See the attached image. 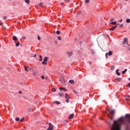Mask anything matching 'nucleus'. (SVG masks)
<instances>
[{"label":"nucleus","instance_id":"nucleus-1","mask_svg":"<svg viewBox=\"0 0 130 130\" xmlns=\"http://www.w3.org/2000/svg\"><path fill=\"white\" fill-rule=\"evenodd\" d=\"M125 117L126 119L122 117L118 120H114L110 130H121V124L126 125V130H130V114H126Z\"/></svg>","mask_w":130,"mask_h":130},{"label":"nucleus","instance_id":"nucleus-2","mask_svg":"<svg viewBox=\"0 0 130 130\" xmlns=\"http://www.w3.org/2000/svg\"><path fill=\"white\" fill-rule=\"evenodd\" d=\"M53 129V126L51 125V123H49V127L47 130H52Z\"/></svg>","mask_w":130,"mask_h":130},{"label":"nucleus","instance_id":"nucleus-3","mask_svg":"<svg viewBox=\"0 0 130 130\" xmlns=\"http://www.w3.org/2000/svg\"><path fill=\"white\" fill-rule=\"evenodd\" d=\"M123 44H126L127 45H128V44H127V39L124 38L123 39Z\"/></svg>","mask_w":130,"mask_h":130},{"label":"nucleus","instance_id":"nucleus-4","mask_svg":"<svg viewBox=\"0 0 130 130\" xmlns=\"http://www.w3.org/2000/svg\"><path fill=\"white\" fill-rule=\"evenodd\" d=\"M130 95H127L125 96V99L126 101H130Z\"/></svg>","mask_w":130,"mask_h":130},{"label":"nucleus","instance_id":"nucleus-5","mask_svg":"<svg viewBox=\"0 0 130 130\" xmlns=\"http://www.w3.org/2000/svg\"><path fill=\"white\" fill-rule=\"evenodd\" d=\"M69 119H73L74 118V114H71L69 116Z\"/></svg>","mask_w":130,"mask_h":130},{"label":"nucleus","instance_id":"nucleus-6","mask_svg":"<svg viewBox=\"0 0 130 130\" xmlns=\"http://www.w3.org/2000/svg\"><path fill=\"white\" fill-rule=\"evenodd\" d=\"M110 113L112 115H113L115 113V111L114 110H112L110 111Z\"/></svg>","mask_w":130,"mask_h":130},{"label":"nucleus","instance_id":"nucleus-7","mask_svg":"<svg viewBox=\"0 0 130 130\" xmlns=\"http://www.w3.org/2000/svg\"><path fill=\"white\" fill-rule=\"evenodd\" d=\"M117 26H113L112 28H110V31H113V30H114V29H116V28H117Z\"/></svg>","mask_w":130,"mask_h":130},{"label":"nucleus","instance_id":"nucleus-8","mask_svg":"<svg viewBox=\"0 0 130 130\" xmlns=\"http://www.w3.org/2000/svg\"><path fill=\"white\" fill-rule=\"evenodd\" d=\"M108 54L109 56H110L112 55V54H113V52L112 51H110L109 52V53H108Z\"/></svg>","mask_w":130,"mask_h":130},{"label":"nucleus","instance_id":"nucleus-9","mask_svg":"<svg viewBox=\"0 0 130 130\" xmlns=\"http://www.w3.org/2000/svg\"><path fill=\"white\" fill-rule=\"evenodd\" d=\"M59 90L60 91H62L63 90V91H65L66 92H67V89L63 87H60Z\"/></svg>","mask_w":130,"mask_h":130},{"label":"nucleus","instance_id":"nucleus-10","mask_svg":"<svg viewBox=\"0 0 130 130\" xmlns=\"http://www.w3.org/2000/svg\"><path fill=\"white\" fill-rule=\"evenodd\" d=\"M68 56H72V55H73V52H69L67 53Z\"/></svg>","mask_w":130,"mask_h":130},{"label":"nucleus","instance_id":"nucleus-11","mask_svg":"<svg viewBox=\"0 0 130 130\" xmlns=\"http://www.w3.org/2000/svg\"><path fill=\"white\" fill-rule=\"evenodd\" d=\"M118 71H119L118 69L116 71V74L117 76H120V73L118 72Z\"/></svg>","mask_w":130,"mask_h":130},{"label":"nucleus","instance_id":"nucleus-12","mask_svg":"<svg viewBox=\"0 0 130 130\" xmlns=\"http://www.w3.org/2000/svg\"><path fill=\"white\" fill-rule=\"evenodd\" d=\"M65 98L66 99H70V96H69V94L68 93H66L65 94Z\"/></svg>","mask_w":130,"mask_h":130},{"label":"nucleus","instance_id":"nucleus-13","mask_svg":"<svg viewBox=\"0 0 130 130\" xmlns=\"http://www.w3.org/2000/svg\"><path fill=\"white\" fill-rule=\"evenodd\" d=\"M13 40H15V41H17L18 38H17V37H16V36H13Z\"/></svg>","mask_w":130,"mask_h":130},{"label":"nucleus","instance_id":"nucleus-14","mask_svg":"<svg viewBox=\"0 0 130 130\" xmlns=\"http://www.w3.org/2000/svg\"><path fill=\"white\" fill-rule=\"evenodd\" d=\"M127 72V69H125L122 72V74L123 75L124 74H125Z\"/></svg>","mask_w":130,"mask_h":130},{"label":"nucleus","instance_id":"nucleus-15","mask_svg":"<svg viewBox=\"0 0 130 130\" xmlns=\"http://www.w3.org/2000/svg\"><path fill=\"white\" fill-rule=\"evenodd\" d=\"M58 95L59 96V97H62V96H63V93L60 92V93H59L58 94Z\"/></svg>","mask_w":130,"mask_h":130},{"label":"nucleus","instance_id":"nucleus-16","mask_svg":"<svg viewBox=\"0 0 130 130\" xmlns=\"http://www.w3.org/2000/svg\"><path fill=\"white\" fill-rule=\"evenodd\" d=\"M24 1L27 5H29V4H30V0H24Z\"/></svg>","mask_w":130,"mask_h":130},{"label":"nucleus","instance_id":"nucleus-17","mask_svg":"<svg viewBox=\"0 0 130 130\" xmlns=\"http://www.w3.org/2000/svg\"><path fill=\"white\" fill-rule=\"evenodd\" d=\"M24 68L25 72H26L27 73H28V72H29V70H28V69H27V67L26 66H24Z\"/></svg>","mask_w":130,"mask_h":130},{"label":"nucleus","instance_id":"nucleus-18","mask_svg":"<svg viewBox=\"0 0 130 130\" xmlns=\"http://www.w3.org/2000/svg\"><path fill=\"white\" fill-rule=\"evenodd\" d=\"M69 82L70 83V84H75V81L73 80H70L69 81Z\"/></svg>","mask_w":130,"mask_h":130},{"label":"nucleus","instance_id":"nucleus-19","mask_svg":"<svg viewBox=\"0 0 130 130\" xmlns=\"http://www.w3.org/2000/svg\"><path fill=\"white\" fill-rule=\"evenodd\" d=\"M47 60H48V57H45L44 59V61H46V62L47 61Z\"/></svg>","mask_w":130,"mask_h":130},{"label":"nucleus","instance_id":"nucleus-20","mask_svg":"<svg viewBox=\"0 0 130 130\" xmlns=\"http://www.w3.org/2000/svg\"><path fill=\"white\" fill-rule=\"evenodd\" d=\"M116 81H117V82H120V81H121V78H116Z\"/></svg>","mask_w":130,"mask_h":130},{"label":"nucleus","instance_id":"nucleus-21","mask_svg":"<svg viewBox=\"0 0 130 130\" xmlns=\"http://www.w3.org/2000/svg\"><path fill=\"white\" fill-rule=\"evenodd\" d=\"M19 45H20V42H18L15 45V46H16V47H18V46H19Z\"/></svg>","mask_w":130,"mask_h":130},{"label":"nucleus","instance_id":"nucleus-22","mask_svg":"<svg viewBox=\"0 0 130 130\" xmlns=\"http://www.w3.org/2000/svg\"><path fill=\"white\" fill-rule=\"evenodd\" d=\"M59 34H60V31H59V30H57L56 31V35H59Z\"/></svg>","mask_w":130,"mask_h":130},{"label":"nucleus","instance_id":"nucleus-23","mask_svg":"<svg viewBox=\"0 0 130 130\" xmlns=\"http://www.w3.org/2000/svg\"><path fill=\"white\" fill-rule=\"evenodd\" d=\"M40 61H42V56L41 55H40V59H39Z\"/></svg>","mask_w":130,"mask_h":130},{"label":"nucleus","instance_id":"nucleus-24","mask_svg":"<svg viewBox=\"0 0 130 130\" xmlns=\"http://www.w3.org/2000/svg\"><path fill=\"white\" fill-rule=\"evenodd\" d=\"M89 2H90V0H85V4H89Z\"/></svg>","mask_w":130,"mask_h":130},{"label":"nucleus","instance_id":"nucleus-25","mask_svg":"<svg viewBox=\"0 0 130 130\" xmlns=\"http://www.w3.org/2000/svg\"><path fill=\"white\" fill-rule=\"evenodd\" d=\"M42 64H47V62L44 61V60H43V61L42 62Z\"/></svg>","mask_w":130,"mask_h":130},{"label":"nucleus","instance_id":"nucleus-26","mask_svg":"<svg viewBox=\"0 0 130 130\" xmlns=\"http://www.w3.org/2000/svg\"><path fill=\"white\" fill-rule=\"evenodd\" d=\"M64 2H65V3H70V2H71V0H64Z\"/></svg>","mask_w":130,"mask_h":130},{"label":"nucleus","instance_id":"nucleus-27","mask_svg":"<svg viewBox=\"0 0 130 130\" xmlns=\"http://www.w3.org/2000/svg\"><path fill=\"white\" fill-rule=\"evenodd\" d=\"M42 5H43V3H40L39 4V7L41 8V7H42Z\"/></svg>","mask_w":130,"mask_h":130},{"label":"nucleus","instance_id":"nucleus-28","mask_svg":"<svg viewBox=\"0 0 130 130\" xmlns=\"http://www.w3.org/2000/svg\"><path fill=\"white\" fill-rule=\"evenodd\" d=\"M110 24H112V25H116V21L111 22Z\"/></svg>","mask_w":130,"mask_h":130},{"label":"nucleus","instance_id":"nucleus-29","mask_svg":"<svg viewBox=\"0 0 130 130\" xmlns=\"http://www.w3.org/2000/svg\"><path fill=\"white\" fill-rule=\"evenodd\" d=\"M15 120L16 121H19V120H20V118H19V117L16 118Z\"/></svg>","mask_w":130,"mask_h":130},{"label":"nucleus","instance_id":"nucleus-30","mask_svg":"<svg viewBox=\"0 0 130 130\" xmlns=\"http://www.w3.org/2000/svg\"><path fill=\"white\" fill-rule=\"evenodd\" d=\"M52 92H55V91H56V89H55V88H52Z\"/></svg>","mask_w":130,"mask_h":130},{"label":"nucleus","instance_id":"nucleus-31","mask_svg":"<svg viewBox=\"0 0 130 130\" xmlns=\"http://www.w3.org/2000/svg\"><path fill=\"white\" fill-rule=\"evenodd\" d=\"M54 103H55L56 104H60V103L58 101H56V102H54Z\"/></svg>","mask_w":130,"mask_h":130},{"label":"nucleus","instance_id":"nucleus-32","mask_svg":"<svg viewBox=\"0 0 130 130\" xmlns=\"http://www.w3.org/2000/svg\"><path fill=\"white\" fill-rule=\"evenodd\" d=\"M126 23H130V19H126Z\"/></svg>","mask_w":130,"mask_h":130},{"label":"nucleus","instance_id":"nucleus-33","mask_svg":"<svg viewBox=\"0 0 130 130\" xmlns=\"http://www.w3.org/2000/svg\"><path fill=\"white\" fill-rule=\"evenodd\" d=\"M73 92L74 94H78V92L77 91V90H74Z\"/></svg>","mask_w":130,"mask_h":130},{"label":"nucleus","instance_id":"nucleus-34","mask_svg":"<svg viewBox=\"0 0 130 130\" xmlns=\"http://www.w3.org/2000/svg\"><path fill=\"white\" fill-rule=\"evenodd\" d=\"M106 58H108V53H106Z\"/></svg>","mask_w":130,"mask_h":130},{"label":"nucleus","instance_id":"nucleus-35","mask_svg":"<svg viewBox=\"0 0 130 130\" xmlns=\"http://www.w3.org/2000/svg\"><path fill=\"white\" fill-rule=\"evenodd\" d=\"M32 74H33V75H34V76H35V75H37V72H33L32 73Z\"/></svg>","mask_w":130,"mask_h":130},{"label":"nucleus","instance_id":"nucleus-36","mask_svg":"<svg viewBox=\"0 0 130 130\" xmlns=\"http://www.w3.org/2000/svg\"><path fill=\"white\" fill-rule=\"evenodd\" d=\"M38 40H41V38L40 37V36H38Z\"/></svg>","mask_w":130,"mask_h":130},{"label":"nucleus","instance_id":"nucleus-37","mask_svg":"<svg viewBox=\"0 0 130 130\" xmlns=\"http://www.w3.org/2000/svg\"><path fill=\"white\" fill-rule=\"evenodd\" d=\"M81 11H78V12H77V15H80V14H81Z\"/></svg>","mask_w":130,"mask_h":130},{"label":"nucleus","instance_id":"nucleus-38","mask_svg":"<svg viewBox=\"0 0 130 130\" xmlns=\"http://www.w3.org/2000/svg\"><path fill=\"white\" fill-rule=\"evenodd\" d=\"M66 103H70V100H69V99H67L66 100Z\"/></svg>","mask_w":130,"mask_h":130},{"label":"nucleus","instance_id":"nucleus-39","mask_svg":"<svg viewBox=\"0 0 130 130\" xmlns=\"http://www.w3.org/2000/svg\"><path fill=\"white\" fill-rule=\"evenodd\" d=\"M7 18H8V17H7V16H4V18H3V19H4V20H6V19H7Z\"/></svg>","mask_w":130,"mask_h":130},{"label":"nucleus","instance_id":"nucleus-40","mask_svg":"<svg viewBox=\"0 0 130 130\" xmlns=\"http://www.w3.org/2000/svg\"><path fill=\"white\" fill-rule=\"evenodd\" d=\"M58 40H61V37H58Z\"/></svg>","mask_w":130,"mask_h":130},{"label":"nucleus","instance_id":"nucleus-41","mask_svg":"<svg viewBox=\"0 0 130 130\" xmlns=\"http://www.w3.org/2000/svg\"><path fill=\"white\" fill-rule=\"evenodd\" d=\"M22 39H24L25 40L26 39V37L23 36V37H22Z\"/></svg>","mask_w":130,"mask_h":130},{"label":"nucleus","instance_id":"nucleus-42","mask_svg":"<svg viewBox=\"0 0 130 130\" xmlns=\"http://www.w3.org/2000/svg\"><path fill=\"white\" fill-rule=\"evenodd\" d=\"M24 117L20 119V121H24Z\"/></svg>","mask_w":130,"mask_h":130},{"label":"nucleus","instance_id":"nucleus-43","mask_svg":"<svg viewBox=\"0 0 130 130\" xmlns=\"http://www.w3.org/2000/svg\"><path fill=\"white\" fill-rule=\"evenodd\" d=\"M63 122L64 123H68V120H64Z\"/></svg>","mask_w":130,"mask_h":130},{"label":"nucleus","instance_id":"nucleus-44","mask_svg":"<svg viewBox=\"0 0 130 130\" xmlns=\"http://www.w3.org/2000/svg\"><path fill=\"white\" fill-rule=\"evenodd\" d=\"M110 119H111V120H112V119H113V116L110 117Z\"/></svg>","mask_w":130,"mask_h":130},{"label":"nucleus","instance_id":"nucleus-45","mask_svg":"<svg viewBox=\"0 0 130 130\" xmlns=\"http://www.w3.org/2000/svg\"><path fill=\"white\" fill-rule=\"evenodd\" d=\"M41 78H42V79L43 80H44V76H42L41 77Z\"/></svg>","mask_w":130,"mask_h":130},{"label":"nucleus","instance_id":"nucleus-46","mask_svg":"<svg viewBox=\"0 0 130 130\" xmlns=\"http://www.w3.org/2000/svg\"><path fill=\"white\" fill-rule=\"evenodd\" d=\"M113 20H114V19L112 18V19H111L110 21H111V22H112V21H113Z\"/></svg>","mask_w":130,"mask_h":130},{"label":"nucleus","instance_id":"nucleus-47","mask_svg":"<svg viewBox=\"0 0 130 130\" xmlns=\"http://www.w3.org/2000/svg\"><path fill=\"white\" fill-rule=\"evenodd\" d=\"M120 27H123V24H120Z\"/></svg>","mask_w":130,"mask_h":130},{"label":"nucleus","instance_id":"nucleus-48","mask_svg":"<svg viewBox=\"0 0 130 130\" xmlns=\"http://www.w3.org/2000/svg\"><path fill=\"white\" fill-rule=\"evenodd\" d=\"M36 56H37V54H35L34 56V57H36Z\"/></svg>","mask_w":130,"mask_h":130},{"label":"nucleus","instance_id":"nucleus-49","mask_svg":"<svg viewBox=\"0 0 130 130\" xmlns=\"http://www.w3.org/2000/svg\"><path fill=\"white\" fill-rule=\"evenodd\" d=\"M111 69L112 70H114V66L112 67Z\"/></svg>","mask_w":130,"mask_h":130},{"label":"nucleus","instance_id":"nucleus-50","mask_svg":"<svg viewBox=\"0 0 130 130\" xmlns=\"http://www.w3.org/2000/svg\"><path fill=\"white\" fill-rule=\"evenodd\" d=\"M18 93L19 94H22V91H19Z\"/></svg>","mask_w":130,"mask_h":130},{"label":"nucleus","instance_id":"nucleus-51","mask_svg":"<svg viewBox=\"0 0 130 130\" xmlns=\"http://www.w3.org/2000/svg\"><path fill=\"white\" fill-rule=\"evenodd\" d=\"M3 25V23L0 22V26H2Z\"/></svg>","mask_w":130,"mask_h":130},{"label":"nucleus","instance_id":"nucleus-52","mask_svg":"<svg viewBox=\"0 0 130 130\" xmlns=\"http://www.w3.org/2000/svg\"><path fill=\"white\" fill-rule=\"evenodd\" d=\"M64 82H66V81L63 80V81L62 82V84L64 83Z\"/></svg>","mask_w":130,"mask_h":130},{"label":"nucleus","instance_id":"nucleus-53","mask_svg":"<svg viewBox=\"0 0 130 130\" xmlns=\"http://www.w3.org/2000/svg\"><path fill=\"white\" fill-rule=\"evenodd\" d=\"M60 6H62L63 5V3H60Z\"/></svg>","mask_w":130,"mask_h":130},{"label":"nucleus","instance_id":"nucleus-54","mask_svg":"<svg viewBox=\"0 0 130 130\" xmlns=\"http://www.w3.org/2000/svg\"><path fill=\"white\" fill-rule=\"evenodd\" d=\"M121 22H122V19H121V20H120V23H121Z\"/></svg>","mask_w":130,"mask_h":130},{"label":"nucleus","instance_id":"nucleus-55","mask_svg":"<svg viewBox=\"0 0 130 130\" xmlns=\"http://www.w3.org/2000/svg\"><path fill=\"white\" fill-rule=\"evenodd\" d=\"M32 69H33L32 68H29V70H32Z\"/></svg>","mask_w":130,"mask_h":130},{"label":"nucleus","instance_id":"nucleus-56","mask_svg":"<svg viewBox=\"0 0 130 130\" xmlns=\"http://www.w3.org/2000/svg\"><path fill=\"white\" fill-rule=\"evenodd\" d=\"M128 86L130 87V82L128 83Z\"/></svg>","mask_w":130,"mask_h":130},{"label":"nucleus","instance_id":"nucleus-57","mask_svg":"<svg viewBox=\"0 0 130 130\" xmlns=\"http://www.w3.org/2000/svg\"><path fill=\"white\" fill-rule=\"evenodd\" d=\"M45 79H46V80H47V78H45Z\"/></svg>","mask_w":130,"mask_h":130},{"label":"nucleus","instance_id":"nucleus-58","mask_svg":"<svg viewBox=\"0 0 130 130\" xmlns=\"http://www.w3.org/2000/svg\"><path fill=\"white\" fill-rule=\"evenodd\" d=\"M128 80L130 81V78L128 79Z\"/></svg>","mask_w":130,"mask_h":130},{"label":"nucleus","instance_id":"nucleus-59","mask_svg":"<svg viewBox=\"0 0 130 130\" xmlns=\"http://www.w3.org/2000/svg\"><path fill=\"white\" fill-rule=\"evenodd\" d=\"M92 53H95V52H92Z\"/></svg>","mask_w":130,"mask_h":130},{"label":"nucleus","instance_id":"nucleus-60","mask_svg":"<svg viewBox=\"0 0 130 130\" xmlns=\"http://www.w3.org/2000/svg\"><path fill=\"white\" fill-rule=\"evenodd\" d=\"M129 50L130 51V48L129 49Z\"/></svg>","mask_w":130,"mask_h":130},{"label":"nucleus","instance_id":"nucleus-61","mask_svg":"<svg viewBox=\"0 0 130 130\" xmlns=\"http://www.w3.org/2000/svg\"><path fill=\"white\" fill-rule=\"evenodd\" d=\"M1 45H0V48H1Z\"/></svg>","mask_w":130,"mask_h":130},{"label":"nucleus","instance_id":"nucleus-62","mask_svg":"<svg viewBox=\"0 0 130 130\" xmlns=\"http://www.w3.org/2000/svg\"><path fill=\"white\" fill-rule=\"evenodd\" d=\"M9 1H12V0H9Z\"/></svg>","mask_w":130,"mask_h":130},{"label":"nucleus","instance_id":"nucleus-63","mask_svg":"<svg viewBox=\"0 0 130 130\" xmlns=\"http://www.w3.org/2000/svg\"><path fill=\"white\" fill-rule=\"evenodd\" d=\"M125 1H127V0H125Z\"/></svg>","mask_w":130,"mask_h":130}]
</instances>
